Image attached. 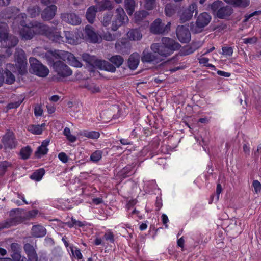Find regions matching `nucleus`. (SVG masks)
<instances>
[{"instance_id":"obj_13","label":"nucleus","mask_w":261,"mask_h":261,"mask_svg":"<svg viewBox=\"0 0 261 261\" xmlns=\"http://www.w3.org/2000/svg\"><path fill=\"white\" fill-rule=\"evenodd\" d=\"M62 21L73 25H77L81 23V19L74 13H64L61 14Z\"/></svg>"},{"instance_id":"obj_29","label":"nucleus","mask_w":261,"mask_h":261,"mask_svg":"<svg viewBox=\"0 0 261 261\" xmlns=\"http://www.w3.org/2000/svg\"><path fill=\"white\" fill-rule=\"evenodd\" d=\"M42 57L44 58L47 62V64L53 68L54 67V64H55L56 60L57 59V56H59V54H56L53 51H47L45 54L42 55Z\"/></svg>"},{"instance_id":"obj_58","label":"nucleus","mask_w":261,"mask_h":261,"mask_svg":"<svg viewBox=\"0 0 261 261\" xmlns=\"http://www.w3.org/2000/svg\"><path fill=\"white\" fill-rule=\"evenodd\" d=\"M103 238L107 241H109L111 243H114L115 241L114 235L112 232L106 233L103 236Z\"/></svg>"},{"instance_id":"obj_16","label":"nucleus","mask_w":261,"mask_h":261,"mask_svg":"<svg viewBox=\"0 0 261 261\" xmlns=\"http://www.w3.org/2000/svg\"><path fill=\"white\" fill-rule=\"evenodd\" d=\"M162 43L164 44L169 50V51H170L172 54L174 51L178 50L181 47L179 43L168 37H163L162 39Z\"/></svg>"},{"instance_id":"obj_24","label":"nucleus","mask_w":261,"mask_h":261,"mask_svg":"<svg viewBox=\"0 0 261 261\" xmlns=\"http://www.w3.org/2000/svg\"><path fill=\"white\" fill-rule=\"evenodd\" d=\"M64 57L71 66L75 67H81L82 66V64L80 61L71 53L65 52L64 54Z\"/></svg>"},{"instance_id":"obj_19","label":"nucleus","mask_w":261,"mask_h":261,"mask_svg":"<svg viewBox=\"0 0 261 261\" xmlns=\"http://www.w3.org/2000/svg\"><path fill=\"white\" fill-rule=\"evenodd\" d=\"M233 10L230 6H224L217 11L216 16L219 19H227L233 13Z\"/></svg>"},{"instance_id":"obj_44","label":"nucleus","mask_w":261,"mask_h":261,"mask_svg":"<svg viewBox=\"0 0 261 261\" xmlns=\"http://www.w3.org/2000/svg\"><path fill=\"white\" fill-rule=\"evenodd\" d=\"M27 12L31 17L34 18L39 15L40 8L37 5L31 6L28 8Z\"/></svg>"},{"instance_id":"obj_15","label":"nucleus","mask_w":261,"mask_h":261,"mask_svg":"<svg viewBox=\"0 0 261 261\" xmlns=\"http://www.w3.org/2000/svg\"><path fill=\"white\" fill-rule=\"evenodd\" d=\"M23 249L27 256V261H38V255L34 246L26 243L23 246Z\"/></svg>"},{"instance_id":"obj_33","label":"nucleus","mask_w":261,"mask_h":261,"mask_svg":"<svg viewBox=\"0 0 261 261\" xmlns=\"http://www.w3.org/2000/svg\"><path fill=\"white\" fill-rule=\"evenodd\" d=\"M127 35L130 40L134 41L139 40L142 37L140 31L137 29L129 30Z\"/></svg>"},{"instance_id":"obj_53","label":"nucleus","mask_w":261,"mask_h":261,"mask_svg":"<svg viewBox=\"0 0 261 261\" xmlns=\"http://www.w3.org/2000/svg\"><path fill=\"white\" fill-rule=\"evenodd\" d=\"M70 249L72 255L77 259H81L83 258V255L82 254L80 250L77 247L71 246Z\"/></svg>"},{"instance_id":"obj_5","label":"nucleus","mask_w":261,"mask_h":261,"mask_svg":"<svg viewBox=\"0 0 261 261\" xmlns=\"http://www.w3.org/2000/svg\"><path fill=\"white\" fill-rule=\"evenodd\" d=\"M54 64V67L53 68L54 72L57 73V79L59 81H62L72 75V70L64 62L57 60Z\"/></svg>"},{"instance_id":"obj_49","label":"nucleus","mask_w":261,"mask_h":261,"mask_svg":"<svg viewBox=\"0 0 261 261\" xmlns=\"http://www.w3.org/2000/svg\"><path fill=\"white\" fill-rule=\"evenodd\" d=\"M28 130L36 135H40L42 133V126L40 125H31L28 127Z\"/></svg>"},{"instance_id":"obj_41","label":"nucleus","mask_w":261,"mask_h":261,"mask_svg":"<svg viewBox=\"0 0 261 261\" xmlns=\"http://www.w3.org/2000/svg\"><path fill=\"white\" fill-rule=\"evenodd\" d=\"M223 5H224V3L222 1L217 0L214 1L212 4L209 5L208 8L211 10L213 14L215 15L217 13V11H218L220 8L223 6Z\"/></svg>"},{"instance_id":"obj_30","label":"nucleus","mask_w":261,"mask_h":261,"mask_svg":"<svg viewBox=\"0 0 261 261\" xmlns=\"http://www.w3.org/2000/svg\"><path fill=\"white\" fill-rule=\"evenodd\" d=\"M32 233L33 237L36 238H41L44 237L46 234V229L41 225H34L32 228Z\"/></svg>"},{"instance_id":"obj_61","label":"nucleus","mask_w":261,"mask_h":261,"mask_svg":"<svg viewBox=\"0 0 261 261\" xmlns=\"http://www.w3.org/2000/svg\"><path fill=\"white\" fill-rule=\"evenodd\" d=\"M260 14H261V11L260 10H258V11H255L251 13V14H250L249 15H246L245 16L244 21L246 22V21H248V20L251 17L254 16L259 15Z\"/></svg>"},{"instance_id":"obj_11","label":"nucleus","mask_w":261,"mask_h":261,"mask_svg":"<svg viewBox=\"0 0 261 261\" xmlns=\"http://www.w3.org/2000/svg\"><path fill=\"white\" fill-rule=\"evenodd\" d=\"M176 35L179 41L181 43H188L191 39V33L188 28L184 25H178L177 27Z\"/></svg>"},{"instance_id":"obj_59","label":"nucleus","mask_w":261,"mask_h":261,"mask_svg":"<svg viewBox=\"0 0 261 261\" xmlns=\"http://www.w3.org/2000/svg\"><path fill=\"white\" fill-rule=\"evenodd\" d=\"M38 210H37L29 211L26 214V217L28 219L34 218L38 214Z\"/></svg>"},{"instance_id":"obj_22","label":"nucleus","mask_w":261,"mask_h":261,"mask_svg":"<svg viewBox=\"0 0 261 261\" xmlns=\"http://www.w3.org/2000/svg\"><path fill=\"white\" fill-rule=\"evenodd\" d=\"M135 164H128L123 168L119 172V175L122 178H126L135 174L136 170L134 169Z\"/></svg>"},{"instance_id":"obj_57","label":"nucleus","mask_w":261,"mask_h":261,"mask_svg":"<svg viewBox=\"0 0 261 261\" xmlns=\"http://www.w3.org/2000/svg\"><path fill=\"white\" fill-rule=\"evenodd\" d=\"M223 54L226 56H231L233 54V48L231 47H223L222 48Z\"/></svg>"},{"instance_id":"obj_46","label":"nucleus","mask_w":261,"mask_h":261,"mask_svg":"<svg viewBox=\"0 0 261 261\" xmlns=\"http://www.w3.org/2000/svg\"><path fill=\"white\" fill-rule=\"evenodd\" d=\"M12 167V164L8 161L0 162V176H3L7 172L8 168Z\"/></svg>"},{"instance_id":"obj_18","label":"nucleus","mask_w":261,"mask_h":261,"mask_svg":"<svg viewBox=\"0 0 261 261\" xmlns=\"http://www.w3.org/2000/svg\"><path fill=\"white\" fill-rule=\"evenodd\" d=\"M18 41V38L13 35H9L0 40L2 45L5 48H13L16 46Z\"/></svg>"},{"instance_id":"obj_60","label":"nucleus","mask_w":261,"mask_h":261,"mask_svg":"<svg viewBox=\"0 0 261 261\" xmlns=\"http://www.w3.org/2000/svg\"><path fill=\"white\" fill-rule=\"evenodd\" d=\"M252 186L254 188V191L256 193L260 192L261 190V184L257 180H253L252 182Z\"/></svg>"},{"instance_id":"obj_52","label":"nucleus","mask_w":261,"mask_h":261,"mask_svg":"<svg viewBox=\"0 0 261 261\" xmlns=\"http://www.w3.org/2000/svg\"><path fill=\"white\" fill-rule=\"evenodd\" d=\"M83 135L85 137L92 139H97L100 136L99 133L97 131H84Z\"/></svg>"},{"instance_id":"obj_28","label":"nucleus","mask_w":261,"mask_h":261,"mask_svg":"<svg viewBox=\"0 0 261 261\" xmlns=\"http://www.w3.org/2000/svg\"><path fill=\"white\" fill-rule=\"evenodd\" d=\"M84 32L87 38L90 40L91 42H97L98 39V37L91 26L89 25H86L84 30Z\"/></svg>"},{"instance_id":"obj_25","label":"nucleus","mask_w":261,"mask_h":261,"mask_svg":"<svg viewBox=\"0 0 261 261\" xmlns=\"http://www.w3.org/2000/svg\"><path fill=\"white\" fill-rule=\"evenodd\" d=\"M164 23H162L161 19H156L151 25V32L154 34H164Z\"/></svg>"},{"instance_id":"obj_63","label":"nucleus","mask_w":261,"mask_h":261,"mask_svg":"<svg viewBox=\"0 0 261 261\" xmlns=\"http://www.w3.org/2000/svg\"><path fill=\"white\" fill-rule=\"evenodd\" d=\"M58 158L61 161L64 163H66L68 162V156L64 152H61L58 154Z\"/></svg>"},{"instance_id":"obj_56","label":"nucleus","mask_w":261,"mask_h":261,"mask_svg":"<svg viewBox=\"0 0 261 261\" xmlns=\"http://www.w3.org/2000/svg\"><path fill=\"white\" fill-rule=\"evenodd\" d=\"M155 0H145V8L148 10H152L155 5Z\"/></svg>"},{"instance_id":"obj_37","label":"nucleus","mask_w":261,"mask_h":261,"mask_svg":"<svg viewBox=\"0 0 261 261\" xmlns=\"http://www.w3.org/2000/svg\"><path fill=\"white\" fill-rule=\"evenodd\" d=\"M135 6L136 3L134 0H124L125 9L129 15L133 14Z\"/></svg>"},{"instance_id":"obj_40","label":"nucleus","mask_w":261,"mask_h":261,"mask_svg":"<svg viewBox=\"0 0 261 261\" xmlns=\"http://www.w3.org/2000/svg\"><path fill=\"white\" fill-rule=\"evenodd\" d=\"M82 59L84 61L89 64L92 67L94 68V66H96L95 62L98 59H96L94 56H90L88 54L84 53L82 55Z\"/></svg>"},{"instance_id":"obj_1","label":"nucleus","mask_w":261,"mask_h":261,"mask_svg":"<svg viewBox=\"0 0 261 261\" xmlns=\"http://www.w3.org/2000/svg\"><path fill=\"white\" fill-rule=\"evenodd\" d=\"M109 61L97 60L95 62L96 66L100 70H105L112 73L116 71L117 68H119L124 62V58L119 55H113L108 58Z\"/></svg>"},{"instance_id":"obj_27","label":"nucleus","mask_w":261,"mask_h":261,"mask_svg":"<svg viewBox=\"0 0 261 261\" xmlns=\"http://www.w3.org/2000/svg\"><path fill=\"white\" fill-rule=\"evenodd\" d=\"M224 1L234 8H245L250 4V0H224Z\"/></svg>"},{"instance_id":"obj_4","label":"nucleus","mask_w":261,"mask_h":261,"mask_svg":"<svg viewBox=\"0 0 261 261\" xmlns=\"http://www.w3.org/2000/svg\"><path fill=\"white\" fill-rule=\"evenodd\" d=\"M29 62L30 64L29 71L31 73L42 77H45L48 74L49 70L47 67L43 65L35 58L30 57Z\"/></svg>"},{"instance_id":"obj_20","label":"nucleus","mask_w":261,"mask_h":261,"mask_svg":"<svg viewBox=\"0 0 261 261\" xmlns=\"http://www.w3.org/2000/svg\"><path fill=\"white\" fill-rule=\"evenodd\" d=\"M211 19L212 17L208 13L203 12L197 17L196 25L199 28H203L208 24Z\"/></svg>"},{"instance_id":"obj_50","label":"nucleus","mask_w":261,"mask_h":261,"mask_svg":"<svg viewBox=\"0 0 261 261\" xmlns=\"http://www.w3.org/2000/svg\"><path fill=\"white\" fill-rule=\"evenodd\" d=\"M86 224V222L85 221L82 222L77 221L73 218H72L70 221H69L67 223V225L70 228L73 227L74 226H78L81 227L85 226Z\"/></svg>"},{"instance_id":"obj_43","label":"nucleus","mask_w":261,"mask_h":261,"mask_svg":"<svg viewBox=\"0 0 261 261\" xmlns=\"http://www.w3.org/2000/svg\"><path fill=\"white\" fill-rule=\"evenodd\" d=\"M177 6L172 4H167L165 8V13L167 16L172 17L176 12Z\"/></svg>"},{"instance_id":"obj_21","label":"nucleus","mask_w":261,"mask_h":261,"mask_svg":"<svg viewBox=\"0 0 261 261\" xmlns=\"http://www.w3.org/2000/svg\"><path fill=\"white\" fill-rule=\"evenodd\" d=\"M22 222L20 216H17L0 222V231L5 228H8L12 226H14Z\"/></svg>"},{"instance_id":"obj_3","label":"nucleus","mask_w":261,"mask_h":261,"mask_svg":"<svg viewBox=\"0 0 261 261\" xmlns=\"http://www.w3.org/2000/svg\"><path fill=\"white\" fill-rule=\"evenodd\" d=\"M15 72V67L13 64H7L4 69H0V87L4 83L12 85L15 81V76L13 72Z\"/></svg>"},{"instance_id":"obj_2","label":"nucleus","mask_w":261,"mask_h":261,"mask_svg":"<svg viewBox=\"0 0 261 261\" xmlns=\"http://www.w3.org/2000/svg\"><path fill=\"white\" fill-rule=\"evenodd\" d=\"M36 27L38 29L39 34L45 36L49 40L58 43L63 41L61 33L57 31L56 28L49 27L42 23H37Z\"/></svg>"},{"instance_id":"obj_35","label":"nucleus","mask_w":261,"mask_h":261,"mask_svg":"<svg viewBox=\"0 0 261 261\" xmlns=\"http://www.w3.org/2000/svg\"><path fill=\"white\" fill-rule=\"evenodd\" d=\"M64 35L66 42L70 44H75L77 42V37L75 33L72 31H64Z\"/></svg>"},{"instance_id":"obj_55","label":"nucleus","mask_w":261,"mask_h":261,"mask_svg":"<svg viewBox=\"0 0 261 261\" xmlns=\"http://www.w3.org/2000/svg\"><path fill=\"white\" fill-rule=\"evenodd\" d=\"M104 40L108 41L115 40L117 38V35L114 34H111L109 32L106 33L103 35Z\"/></svg>"},{"instance_id":"obj_23","label":"nucleus","mask_w":261,"mask_h":261,"mask_svg":"<svg viewBox=\"0 0 261 261\" xmlns=\"http://www.w3.org/2000/svg\"><path fill=\"white\" fill-rule=\"evenodd\" d=\"M140 62V56L137 53L132 54L128 60L127 65L128 68L132 70H135L138 66Z\"/></svg>"},{"instance_id":"obj_36","label":"nucleus","mask_w":261,"mask_h":261,"mask_svg":"<svg viewBox=\"0 0 261 261\" xmlns=\"http://www.w3.org/2000/svg\"><path fill=\"white\" fill-rule=\"evenodd\" d=\"M113 8V2L110 0H102L99 4V11L110 10Z\"/></svg>"},{"instance_id":"obj_47","label":"nucleus","mask_w":261,"mask_h":261,"mask_svg":"<svg viewBox=\"0 0 261 261\" xmlns=\"http://www.w3.org/2000/svg\"><path fill=\"white\" fill-rule=\"evenodd\" d=\"M10 35L8 33V27L6 23L4 22H0V40L6 37V36Z\"/></svg>"},{"instance_id":"obj_62","label":"nucleus","mask_w":261,"mask_h":261,"mask_svg":"<svg viewBox=\"0 0 261 261\" xmlns=\"http://www.w3.org/2000/svg\"><path fill=\"white\" fill-rule=\"evenodd\" d=\"M43 113V110L40 106H36L34 108V115L36 117L41 116Z\"/></svg>"},{"instance_id":"obj_8","label":"nucleus","mask_w":261,"mask_h":261,"mask_svg":"<svg viewBox=\"0 0 261 261\" xmlns=\"http://www.w3.org/2000/svg\"><path fill=\"white\" fill-rule=\"evenodd\" d=\"M197 7L196 4L193 3L189 5L188 8L182 9L179 14L180 22L183 23L190 20L192 18L193 13L196 10Z\"/></svg>"},{"instance_id":"obj_17","label":"nucleus","mask_w":261,"mask_h":261,"mask_svg":"<svg viewBox=\"0 0 261 261\" xmlns=\"http://www.w3.org/2000/svg\"><path fill=\"white\" fill-rule=\"evenodd\" d=\"M153 52L156 53L158 56L167 57L172 54L170 51L163 44L160 43H153L150 46Z\"/></svg>"},{"instance_id":"obj_10","label":"nucleus","mask_w":261,"mask_h":261,"mask_svg":"<svg viewBox=\"0 0 261 261\" xmlns=\"http://www.w3.org/2000/svg\"><path fill=\"white\" fill-rule=\"evenodd\" d=\"M2 142L5 149H12L17 145V141L12 132H8L3 136Z\"/></svg>"},{"instance_id":"obj_42","label":"nucleus","mask_w":261,"mask_h":261,"mask_svg":"<svg viewBox=\"0 0 261 261\" xmlns=\"http://www.w3.org/2000/svg\"><path fill=\"white\" fill-rule=\"evenodd\" d=\"M32 151L33 150L30 146L22 147L20 151L21 158L24 160L28 159L32 153Z\"/></svg>"},{"instance_id":"obj_45","label":"nucleus","mask_w":261,"mask_h":261,"mask_svg":"<svg viewBox=\"0 0 261 261\" xmlns=\"http://www.w3.org/2000/svg\"><path fill=\"white\" fill-rule=\"evenodd\" d=\"M102 154V150H97L95 151L91 154L90 161L93 163H97L101 159Z\"/></svg>"},{"instance_id":"obj_9","label":"nucleus","mask_w":261,"mask_h":261,"mask_svg":"<svg viewBox=\"0 0 261 261\" xmlns=\"http://www.w3.org/2000/svg\"><path fill=\"white\" fill-rule=\"evenodd\" d=\"M141 59L144 63H158L161 60L156 53L151 52L146 48L143 51Z\"/></svg>"},{"instance_id":"obj_51","label":"nucleus","mask_w":261,"mask_h":261,"mask_svg":"<svg viewBox=\"0 0 261 261\" xmlns=\"http://www.w3.org/2000/svg\"><path fill=\"white\" fill-rule=\"evenodd\" d=\"M48 149L47 148H43L41 146L37 147L36 151L35 152V156L36 158H40L42 155H44L47 153Z\"/></svg>"},{"instance_id":"obj_34","label":"nucleus","mask_w":261,"mask_h":261,"mask_svg":"<svg viewBox=\"0 0 261 261\" xmlns=\"http://www.w3.org/2000/svg\"><path fill=\"white\" fill-rule=\"evenodd\" d=\"M45 173V171L43 168H39L32 173L30 177L36 181H39L42 179Z\"/></svg>"},{"instance_id":"obj_32","label":"nucleus","mask_w":261,"mask_h":261,"mask_svg":"<svg viewBox=\"0 0 261 261\" xmlns=\"http://www.w3.org/2000/svg\"><path fill=\"white\" fill-rule=\"evenodd\" d=\"M199 48L198 43L196 42L192 43L191 44L185 46L181 50V56H187L193 53Z\"/></svg>"},{"instance_id":"obj_31","label":"nucleus","mask_w":261,"mask_h":261,"mask_svg":"<svg viewBox=\"0 0 261 261\" xmlns=\"http://www.w3.org/2000/svg\"><path fill=\"white\" fill-rule=\"evenodd\" d=\"M148 15V12L145 10L137 11L134 14V22L135 23L140 25L146 19Z\"/></svg>"},{"instance_id":"obj_38","label":"nucleus","mask_w":261,"mask_h":261,"mask_svg":"<svg viewBox=\"0 0 261 261\" xmlns=\"http://www.w3.org/2000/svg\"><path fill=\"white\" fill-rule=\"evenodd\" d=\"M20 245L16 243H13L11 244L10 248L13 252V254L12 255V257L14 260L21 258V255L19 253L20 250Z\"/></svg>"},{"instance_id":"obj_64","label":"nucleus","mask_w":261,"mask_h":261,"mask_svg":"<svg viewBox=\"0 0 261 261\" xmlns=\"http://www.w3.org/2000/svg\"><path fill=\"white\" fill-rule=\"evenodd\" d=\"M243 43L246 44H253L256 42V38L255 37H251V38H244L243 39Z\"/></svg>"},{"instance_id":"obj_26","label":"nucleus","mask_w":261,"mask_h":261,"mask_svg":"<svg viewBox=\"0 0 261 261\" xmlns=\"http://www.w3.org/2000/svg\"><path fill=\"white\" fill-rule=\"evenodd\" d=\"M99 11L98 8L96 6L89 7L86 13V18L90 23H93L95 19L96 13Z\"/></svg>"},{"instance_id":"obj_54","label":"nucleus","mask_w":261,"mask_h":261,"mask_svg":"<svg viewBox=\"0 0 261 261\" xmlns=\"http://www.w3.org/2000/svg\"><path fill=\"white\" fill-rule=\"evenodd\" d=\"M112 16V14L110 13H107L104 15L101 21L103 26L106 27L111 23Z\"/></svg>"},{"instance_id":"obj_39","label":"nucleus","mask_w":261,"mask_h":261,"mask_svg":"<svg viewBox=\"0 0 261 261\" xmlns=\"http://www.w3.org/2000/svg\"><path fill=\"white\" fill-rule=\"evenodd\" d=\"M115 47L117 52L124 53L126 51V49L129 47V45L126 42L118 40L116 41Z\"/></svg>"},{"instance_id":"obj_48","label":"nucleus","mask_w":261,"mask_h":261,"mask_svg":"<svg viewBox=\"0 0 261 261\" xmlns=\"http://www.w3.org/2000/svg\"><path fill=\"white\" fill-rule=\"evenodd\" d=\"M84 87L92 93H98L100 91L99 87L93 83H86Z\"/></svg>"},{"instance_id":"obj_14","label":"nucleus","mask_w":261,"mask_h":261,"mask_svg":"<svg viewBox=\"0 0 261 261\" xmlns=\"http://www.w3.org/2000/svg\"><path fill=\"white\" fill-rule=\"evenodd\" d=\"M57 11V7L55 5H51L46 7L41 13V18L44 21H49L55 16Z\"/></svg>"},{"instance_id":"obj_6","label":"nucleus","mask_w":261,"mask_h":261,"mask_svg":"<svg viewBox=\"0 0 261 261\" xmlns=\"http://www.w3.org/2000/svg\"><path fill=\"white\" fill-rule=\"evenodd\" d=\"M15 60L19 73L22 75L25 74L27 73V60L25 52L22 49H16Z\"/></svg>"},{"instance_id":"obj_12","label":"nucleus","mask_w":261,"mask_h":261,"mask_svg":"<svg viewBox=\"0 0 261 261\" xmlns=\"http://www.w3.org/2000/svg\"><path fill=\"white\" fill-rule=\"evenodd\" d=\"M38 23L35 22L32 27L25 26L20 30V35L23 39H31L36 34H39L38 29L36 27V24Z\"/></svg>"},{"instance_id":"obj_7","label":"nucleus","mask_w":261,"mask_h":261,"mask_svg":"<svg viewBox=\"0 0 261 261\" xmlns=\"http://www.w3.org/2000/svg\"><path fill=\"white\" fill-rule=\"evenodd\" d=\"M128 21V18L123 9L119 7L116 10L115 18L112 22V30L116 31L119 27L125 24Z\"/></svg>"}]
</instances>
